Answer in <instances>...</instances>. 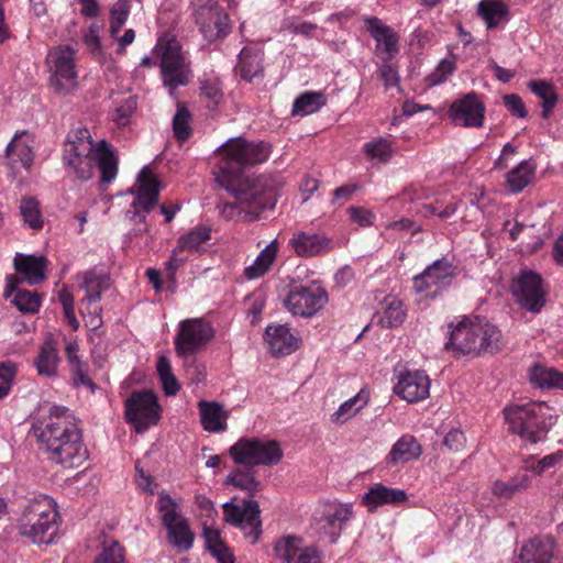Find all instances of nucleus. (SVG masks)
<instances>
[{
  "mask_svg": "<svg viewBox=\"0 0 563 563\" xmlns=\"http://www.w3.org/2000/svg\"><path fill=\"white\" fill-rule=\"evenodd\" d=\"M269 153V144L249 142L243 137L231 139L218 148L220 159L216 181L236 199V202L219 206L223 218L253 221L261 211L275 207L280 187L276 176L243 177L244 168L264 163Z\"/></svg>",
  "mask_w": 563,
  "mask_h": 563,
  "instance_id": "f257e3e1",
  "label": "nucleus"
},
{
  "mask_svg": "<svg viewBox=\"0 0 563 563\" xmlns=\"http://www.w3.org/2000/svg\"><path fill=\"white\" fill-rule=\"evenodd\" d=\"M32 431L40 449L57 464L78 467L88 457L76 418L66 407L52 406L47 417L32 424Z\"/></svg>",
  "mask_w": 563,
  "mask_h": 563,
  "instance_id": "f03ea898",
  "label": "nucleus"
},
{
  "mask_svg": "<svg viewBox=\"0 0 563 563\" xmlns=\"http://www.w3.org/2000/svg\"><path fill=\"white\" fill-rule=\"evenodd\" d=\"M64 164L79 178L88 180L96 166L101 181L111 183L118 174V159L106 140L93 144L88 129L80 128L68 133L63 151Z\"/></svg>",
  "mask_w": 563,
  "mask_h": 563,
  "instance_id": "7ed1b4c3",
  "label": "nucleus"
},
{
  "mask_svg": "<svg viewBox=\"0 0 563 563\" xmlns=\"http://www.w3.org/2000/svg\"><path fill=\"white\" fill-rule=\"evenodd\" d=\"M449 339L445 350L457 356H478L482 353L494 354L503 346L500 330L478 317H464L455 325L450 324Z\"/></svg>",
  "mask_w": 563,
  "mask_h": 563,
  "instance_id": "20e7f679",
  "label": "nucleus"
},
{
  "mask_svg": "<svg viewBox=\"0 0 563 563\" xmlns=\"http://www.w3.org/2000/svg\"><path fill=\"white\" fill-rule=\"evenodd\" d=\"M60 517L57 505L47 495L26 500L18 519V531L34 544H52L58 534Z\"/></svg>",
  "mask_w": 563,
  "mask_h": 563,
  "instance_id": "39448f33",
  "label": "nucleus"
},
{
  "mask_svg": "<svg viewBox=\"0 0 563 563\" xmlns=\"http://www.w3.org/2000/svg\"><path fill=\"white\" fill-rule=\"evenodd\" d=\"M544 402H527L512 405L504 409L508 430L518 434L522 440L537 443L543 440L549 431L551 416Z\"/></svg>",
  "mask_w": 563,
  "mask_h": 563,
  "instance_id": "423d86ee",
  "label": "nucleus"
},
{
  "mask_svg": "<svg viewBox=\"0 0 563 563\" xmlns=\"http://www.w3.org/2000/svg\"><path fill=\"white\" fill-rule=\"evenodd\" d=\"M230 455L236 464L269 466L277 464L284 454L275 440L242 438L230 448Z\"/></svg>",
  "mask_w": 563,
  "mask_h": 563,
  "instance_id": "0eeeda50",
  "label": "nucleus"
},
{
  "mask_svg": "<svg viewBox=\"0 0 563 563\" xmlns=\"http://www.w3.org/2000/svg\"><path fill=\"white\" fill-rule=\"evenodd\" d=\"M457 275V267L448 258L434 261L413 277V289L420 299H434L446 290Z\"/></svg>",
  "mask_w": 563,
  "mask_h": 563,
  "instance_id": "6e6552de",
  "label": "nucleus"
},
{
  "mask_svg": "<svg viewBox=\"0 0 563 563\" xmlns=\"http://www.w3.org/2000/svg\"><path fill=\"white\" fill-rule=\"evenodd\" d=\"M192 16L208 41L223 38L231 32L229 14L216 0H195Z\"/></svg>",
  "mask_w": 563,
  "mask_h": 563,
  "instance_id": "1a4fd4ad",
  "label": "nucleus"
},
{
  "mask_svg": "<svg viewBox=\"0 0 563 563\" xmlns=\"http://www.w3.org/2000/svg\"><path fill=\"white\" fill-rule=\"evenodd\" d=\"M125 418L136 432H145L161 418V406L156 395L151 390H135L125 400Z\"/></svg>",
  "mask_w": 563,
  "mask_h": 563,
  "instance_id": "9d476101",
  "label": "nucleus"
},
{
  "mask_svg": "<svg viewBox=\"0 0 563 563\" xmlns=\"http://www.w3.org/2000/svg\"><path fill=\"white\" fill-rule=\"evenodd\" d=\"M110 285V277L104 273L88 271L82 274L81 288L85 289L86 296L80 301V313L86 318L87 327L97 329L103 324L102 308L98 303L102 292L109 289Z\"/></svg>",
  "mask_w": 563,
  "mask_h": 563,
  "instance_id": "9b49d317",
  "label": "nucleus"
},
{
  "mask_svg": "<svg viewBox=\"0 0 563 563\" xmlns=\"http://www.w3.org/2000/svg\"><path fill=\"white\" fill-rule=\"evenodd\" d=\"M48 62L53 65L51 82L60 95H67L77 86L76 51L69 46H57L49 51Z\"/></svg>",
  "mask_w": 563,
  "mask_h": 563,
  "instance_id": "f8f14e48",
  "label": "nucleus"
},
{
  "mask_svg": "<svg viewBox=\"0 0 563 563\" xmlns=\"http://www.w3.org/2000/svg\"><path fill=\"white\" fill-rule=\"evenodd\" d=\"M511 292L520 306L530 312H539L545 303L542 277L531 269H521L512 279Z\"/></svg>",
  "mask_w": 563,
  "mask_h": 563,
  "instance_id": "ddd939ff",
  "label": "nucleus"
},
{
  "mask_svg": "<svg viewBox=\"0 0 563 563\" xmlns=\"http://www.w3.org/2000/svg\"><path fill=\"white\" fill-rule=\"evenodd\" d=\"M213 336L211 325L201 319H187L179 324L175 336V351L178 356L192 355L202 349Z\"/></svg>",
  "mask_w": 563,
  "mask_h": 563,
  "instance_id": "4468645a",
  "label": "nucleus"
},
{
  "mask_svg": "<svg viewBox=\"0 0 563 563\" xmlns=\"http://www.w3.org/2000/svg\"><path fill=\"white\" fill-rule=\"evenodd\" d=\"M328 301L324 289L318 286L296 285L284 299L285 307L294 316L311 317Z\"/></svg>",
  "mask_w": 563,
  "mask_h": 563,
  "instance_id": "2eb2a0df",
  "label": "nucleus"
},
{
  "mask_svg": "<svg viewBox=\"0 0 563 563\" xmlns=\"http://www.w3.org/2000/svg\"><path fill=\"white\" fill-rule=\"evenodd\" d=\"M224 520L241 529L246 538L256 542L261 534L260 506L257 501L244 500L242 505L225 503L223 506Z\"/></svg>",
  "mask_w": 563,
  "mask_h": 563,
  "instance_id": "dca6fc26",
  "label": "nucleus"
},
{
  "mask_svg": "<svg viewBox=\"0 0 563 563\" xmlns=\"http://www.w3.org/2000/svg\"><path fill=\"white\" fill-rule=\"evenodd\" d=\"M134 189L136 197L132 202V207L135 208L136 217H139L140 221L144 222L145 216L140 214V210L150 212V210L157 203L159 195V181L148 167H144L139 173ZM143 231H146V225H144L143 229L137 230L140 233Z\"/></svg>",
  "mask_w": 563,
  "mask_h": 563,
  "instance_id": "f3484780",
  "label": "nucleus"
},
{
  "mask_svg": "<svg viewBox=\"0 0 563 563\" xmlns=\"http://www.w3.org/2000/svg\"><path fill=\"white\" fill-rule=\"evenodd\" d=\"M454 124L465 128H479L485 119V106L475 92L455 100L449 110Z\"/></svg>",
  "mask_w": 563,
  "mask_h": 563,
  "instance_id": "a211bd4d",
  "label": "nucleus"
},
{
  "mask_svg": "<svg viewBox=\"0 0 563 563\" xmlns=\"http://www.w3.org/2000/svg\"><path fill=\"white\" fill-rule=\"evenodd\" d=\"M394 390L408 402L423 400L429 396V376L422 371H405L399 374Z\"/></svg>",
  "mask_w": 563,
  "mask_h": 563,
  "instance_id": "6ab92c4d",
  "label": "nucleus"
},
{
  "mask_svg": "<svg viewBox=\"0 0 563 563\" xmlns=\"http://www.w3.org/2000/svg\"><path fill=\"white\" fill-rule=\"evenodd\" d=\"M295 253L301 257L318 256L332 250V240L323 234L296 231L289 240Z\"/></svg>",
  "mask_w": 563,
  "mask_h": 563,
  "instance_id": "aec40b11",
  "label": "nucleus"
},
{
  "mask_svg": "<svg viewBox=\"0 0 563 563\" xmlns=\"http://www.w3.org/2000/svg\"><path fill=\"white\" fill-rule=\"evenodd\" d=\"M407 499L408 496L404 489L374 484L362 497V503L369 511H374L385 505L397 506L404 504Z\"/></svg>",
  "mask_w": 563,
  "mask_h": 563,
  "instance_id": "412c9836",
  "label": "nucleus"
},
{
  "mask_svg": "<svg viewBox=\"0 0 563 563\" xmlns=\"http://www.w3.org/2000/svg\"><path fill=\"white\" fill-rule=\"evenodd\" d=\"M367 30L376 41V48L383 59H390L398 53V36L391 27L372 18L367 21Z\"/></svg>",
  "mask_w": 563,
  "mask_h": 563,
  "instance_id": "4be33fe9",
  "label": "nucleus"
},
{
  "mask_svg": "<svg viewBox=\"0 0 563 563\" xmlns=\"http://www.w3.org/2000/svg\"><path fill=\"white\" fill-rule=\"evenodd\" d=\"M264 338L268 344L269 351L276 356L289 355L298 347L297 338L285 324L268 325L265 330Z\"/></svg>",
  "mask_w": 563,
  "mask_h": 563,
  "instance_id": "5701e85b",
  "label": "nucleus"
},
{
  "mask_svg": "<svg viewBox=\"0 0 563 563\" xmlns=\"http://www.w3.org/2000/svg\"><path fill=\"white\" fill-rule=\"evenodd\" d=\"M352 517L351 505H333L328 507L320 520L321 530L329 536L330 542H336L343 526Z\"/></svg>",
  "mask_w": 563,
  "mask_h": 563,
  "instance_id": "b1692460",
  "label": "nucleus"
},
{
  "mask_svg": "<svg viewBox=\"0 0 563 563\" xmlns=\"http://www.w3.org/2000/svg\"><path fill=\"white\" fill-rule=\"evenodd\" d=\"M422 454V448L411 434H404L391 446L386 463L390 466L406 464L418 460Z\"/></svg>",
  "mask_w": 563,
  "mask_h": 563,
  "instance_id": "393cba45",
  "label": "nucleus"
},
{
  "mask_svg": "<svg viewBox=\"0 0 563 563\" xmlns=\"http://www.w3.org/2000/svg\"><path fill=\"white\" fill-rule=\"evenodd\" d=\"M30 136L25 133H16L7 146V159L12 169L18 165L29 169L33 164V152Z\"/></svg>",
  "mask_w": 563,
  "mask_h": 563,
  "instance_id": "a878e982",
  "label": "nucleus"
},
{
  "mask_svg": "<svg viewBox=\"0 0 563 563\" xmlns=\"http://www.w3.org/2000/svg\"><path fill=\"white\" fill-rule=\"evenodd\" d=\"M13 263L15 271L23 275L30 285H37L46 278L44 272L47 260L44 256L16 254Z\"/></svg>",
  "mask_w": 563,
  "mask_h": 563,
  "instance_id": "bb28decb",
  "label": "nucleus"
},
{
  "mask_svg": "<svg viewBox=\"0 0 563 563\" xmlns=\"http://www.w3.org/2000/svg\"><path fill=\"white\" fill-rule=\"evenodd\" d=\"M200 421L208 432H222L227 429L228 412L214 401L201 400L198 404Z\"/></svg>",
  "mask_w": 563,
  "mask_h": 563,
  "instance_id": "cd10ccee",
  "label": "nucleus"
},
{
  "mask_svg": "<svg viewBox=\"0 0 563 563\" xmlns=\"http://www.w3.org/2000/svg\"><path fill=\"white\" fill-rule=\"evenodd\" d=\"M236 69L240 71L241 78L250 82L255 78L262 77L263 66L261 52L244 47L239 54Z\"/></svg>",
  "mask_w": 563,
  "mask_h": 563,
  "instance_id": "c85d7f7f",
  "label": "nucleus"
},
{
  "mask_svg": "<svg viewBox=\"0 0 563 563\" xmlns=\"http://www.w3.org/2000/svg\"><path fill=\"white\" fill-rule=\"evenodd\" d=\"M534 174L536 164L531 159L522 161L507 174V188L515 194L521 192L531 183Z\"/></svg>",
  "mask_w": 563,
  "mask_h": 563,
  "instance_id": "c756f323",
  "label": "nucleus"
},
{
  "mask_svg": "<svg viewBox=\"0 0 563 563\" xmlns=\"http://www.w3.org/2000/svg\"><path fill=\"white\" fill-rule=\"evenodd\" d=\"M477 12L485 21L487 29L497 27L508 20V7L503 0H482L478 3Z\"/></svg>",
  "mask_w": 563,
  "mask_h": 563,
  "instance_id": "7c9ffc66",
  "label": "nucleus"
},
{
  "mask_svg": "<svg viewBox=\"0 0 563 563\" xmlns=\"http://www.w3.org/2000/svg\"><path fill=\"white\" fill-rule=\"evenodd\" d=\"M278 251L277 240H273L257 255L252 265L245 267L244 275L249 279H256L264 276L274 263Z\"/></svg>",
  "mask_w": 563,
  "mask_h": 563,
  "instance_id": "2f4dec72",
  "label": "nucleus"
},
{
  "mask_svg": "<svg viewBox=\"0 0 563 563\" xmlns=\"http://www.w3.org/2000/svg\"><path fill=\"white\" fill-rule=\"evenodd\" d=\"M58 363L59 357L55 343L52 340H46L34 362L38 374L46 377L55 376Z\"/></svg>",
  "mask_w": 563,
  "mask_h": 563,
  "instance_id": "473e14b6",
  "label": "nucleus"
},
{
  "mask_svg": "<svg viewBox=\"0 0 563 563\" xmlns=\"http://www.w3.org/2000/svg\"><path fill=\"white\" fill-rule=\"evenodd\" d=\"M531 485L530 476L525 473H518L508 482L496 481L493 484L492 492L499 498L509 499L518 493H522Z\"/></svg>",
  "mask_w": 563,
  "mask_h": 563,
  "instance_id": "72a5a7b5",
  "label": "nucleus"
},
{
  "mask_svg": "<svg viewBox=\"0 0 563 563\" xmlns=\"http://www.w3.org/2000/svg\"><path fill=\"white\" fill-rule=\"evenodd\" d=\"M530 379L532 384L540 388L563 389V374L552 367H547L541 364L534 365L530 369Z\"/></svg>",
  "mask_w": 563,
  "mask_h": 563,
  "instance_id": "f704fd0d",
  "label": "nucleus"
},
{
  "mask_svg": "<svg viewBox=\"0 0 563 563\" xmlns=\"http://www.w3.org/2000/svg\"><path fill=\"white\" fill-rule=\"evenodd\" d=\"M528 87L542 100V118L548 119L558 102L554 86L544 80H531Z\"/></svg>",
  "mask_w": 563,
  "mask_h": 563,
  "instance_id": "c9c22d12",
  "label": "nucleus"
},
{
  "mask_svg": "<svg viewBox=\"0 0 563 563\" xmlns=\"http://www.w3.org/2000/svg\"><path fill=\"white\" fill-rule=\"evenodd\" d=\"M325 104V97L322 92L308 91L296 98L291 113L292 115H308L317 112Z\"/></svg>",
  "mask_w": 563,
  "mask_h": 563,
  "instance_id": "e433bc0d",
  "label": "nucleus"
},
{
  "mask_svg": "<svg viewBox=\"0 0 563 563\" xmlns=\"http://www.w3.org/2000/svg\"><path fill=\"white\" fill-rule=\"evenodd\" d=\"M405 317L401 301L395 297H387L378 323L385 328H395L404 322Z\"/></svg>",
  "mask_w": 563,
  "mask_h": 563,
  "instance_id": "4c0bfd02",
  "label": "nucleus"
},
{
  "mask_svg": "<svg viewBox=\"0 0 563 563\" xmlns=\"http://www.w3.org/2000/svg\"><path fill=\"white\" fill-rule=\"evenodd\" d=\"M368 401V394L362 389L354 397L344 401L339 409L332 415L333 422L343 423L355 416Z\"/></svg>",
  "mask_w": 563,
  "mask_h": 563,
  "instance_id": "58836bf2",
  "label": "nucleus"
},
{
  "mask_svg": "<svg viewBox=\"0 0 563 563\" xmlns=\"http://www.w3.org/2000/svg\"><path fill=\"white\" fill-rule=\"evenodd\" d=\"M166 530L168 541L179 551H188L192 547L194 533L186 519L166 528Z\"/></svg>",
  "mask_w": 563,
  "mask_h": 563,
  "instance_id": "ea45409f",
  "label": "nucleus"
},
{
  "mask_svg": "<svg viewBox=\"0 0 563 563\" xmlns=\"http://www.w3.org/2000/svg\"><path fill=\"white\" fill-rule=\"evenodd\" d=\"M156 506L165 528L185 520V518H183L178 512V506L176 501L167 493L162 492L158 495Z\"/></svg>",
  "mask_w": 563,
  "mask_h": 563,
  "instance_id": "a19ab883",
  "label": "nucleus"
},
{
  "mask_svg": "<svg viewBox=\"0 0 563 563\" xmlns=\"http://www.w3.org/2000/svg\"><path fill=\"white\" fill-rule=\"evenodd\" d=\"M200 95L207 100L209 108H216L223 99L222 84L217 76H205L200 79Z\"/></svg>",
  "mask_w": 563,
  "mask_h": 563,
  "instance_id": "79ce46f5",
  "label": "nucleus"
},
{
  "mask_svg": "<svg viewBox=\"0 0 563 563\" xmlns=\"http://www.w3.org/2000/svg\"><path fill=\"white\" fill-rule=\"evenodd\" d=\"M156 369L162 382L164 393L168 396L176 395L180 389V385L173 374L168 357L165 355L159 356L157 360Z\"/></svg>",
  "mask_w": 563,
  "mask_h": 563,
  "instance_id": "37998d69",
  "label": "nucleus"
},
{
  "mask_svg": "<svg viewBox=\"0 0 563 563\" xmlns=\"http://www.w3.org/2000/svg\"><path fill=\"white\" fill-rule=\"evenodd\" d=\"M156 48L161 51V70L188 66L177 43H168L165 46L158 44Z\"/></svg>",
  "mask_w": 563,
  "mask_h": 563,
  "instance_id": "c03bdc74",
  "label": "nucleus"
},
{
  "mask_svg": "<svg viewBox=\"0 0 563 563\" xmlns=\"http://www.w3.org/2000/svg\"><path fill=\"white\" fill-rule=\"evenodd\" d=\"M227 483L247 492L251 496L260 488V483L255 479L254 473L250 470L236 468L227 477Z\"/></svg>",
  "mask_w": 563,
  "mask_h": 563,
  "instance_id": "a18cd8bd",
  "label": "nucleus"
},
{
  "mask_svg": "<svg viewBox=\"0 0 563 563\" xmlns=\"http://www.w3.org/2000/svg\"><path fill=\"white\" fill-rule=\"evenodd\" d=\"M210 229L207 227H197L183 235L178 240L176 250L183 251H196L199 246L210 239Z\"/></svg>",
  "mask_w": 563,
  "mask_h": 563,
  "instance_id": "49530a36",
  "label": "nucleus"
},
{
  "mask_svg": "<svg viewBox=\"0 0 563 563\" xmlns=\"http://www.w3.org/2000/svg\"><path fill=\"white\" fill-rule=\"evenodd\" d=\"M20 213L24 223H26L31 229H42L43 219L41 216L38 202L34 198L26 197L21 200Z\"/></svg>",
  "mask_w": 563,
  "mask_h": 563,
  "instance_id": "de8ad7c7",
  "label": "nucleus"
},
{
  "mask_svg": "<svg viewBox=\"0 0 563 563\" xmlns=\"http://www.w3.org/2000/svg\"><path fill=\"white\" fill-rule=\"evenodd\" d=\"M93 563H129L124 549L118 541H104L101 552L96 555Z\"/></svg>",
  "mask_w": 563,
  "mask_h": 563,
  "instance_id": "09e8293b",
  "label": "nucleus"
},
{
  "mask_svg": "<svg viewBox=\"0 0 563 563\" xmlns=\"http://www.w3.org/2000/svg\"><path fill=\"white\" fill-rule=\"evenodd\" d=\"M302 549L301 540L296 537L284 538L275 544L277 555L286 563H296Z\"/></svg>",
  "mask_w": 563,
  "mask_h": 563,
  "instance_id": "8fccbe9b",
  "label": "nucleus"
},
{
  "mask_svg": "<svg viewBox=\"0 0 563 563\" xmlns=\"http://www.w3.org/2000/svg\"><path fill=\"white\" fill-rule=\"evenodd\" d=\"M130 1L118 0L110 10V33L112 36H117L119 31L125 24L130 14Z\"/></svg>",
  "mask_w": 563,
  "mask_h": 563,
  "instance_id": "3c124183",
  "label": "nucleus"
},
{
  "mask_svg": "<svg viewBox=\"0 0 563 563\" xmlns=\"http://www.w3.org/2000/svg\"><path fill=\"white\" fill-rule=\"evenodd\" d=\"M190 118V112L185 107V104H178L177 111L173 119L174 134L178 141L183 142L189 137L191 133V128L189 125Z\"/></svg>",
  "mask_w": 563,
  "mask_h": 563,
  "instance_id": "603ef678",
  "label": "nucleus"
},
{
  "mask_svg": "<svg viewBox=\"0 0 563 563\" xmlns=\"http://www.w3.org/2000/svg\"><path fill=\"white\" fill-rule=\"evenodd\" d=\"M364 152L369 159L378 162H387L393 154L390 143L383 137L365 143Z\"/></svg>",
  "mask_w": 563,
  "mask_h": 563,
  "instance_id": "864d4df0",
  "label": "nucleus"
},
{
  "mask_svg": "<svg viewBox=\"0 0 563 563\" xmlns=\"http://www.w3.org/2000/svg\"><path fill=\"white\" fill-rule=\"evenodd\" d=\"M161 73L163 82L172 95L178 87L187 85L190 70L188 66H180L175 69L161 70Z\"/></svg>",
  "mask_w": 563,
  "mask_h": 563,
  "instance_id": "5fc2aeb1",
  "label": "nucleus"
},
{
  "mask_svg": "<svg viewBox=\"0 0 563 563\" xmlns=\"http://www.w3.org/2000/svg\"><path fill=\"white\" fill-rule=\"evenodd\" d=\"M12 302L24 313H34L41 306V299L36 292L22 289L16 291Z\"/></svg>",
  "mask_w": 563,
  "mask_h": 563,
  "instance_id": "6e6d98bb",
  "label": "nucleus"
},
{
  "mask_svg": "<svg viewBox=\"0 0 563 563\" xmlns=\"http://www.w3.org/2000/svg\"><path fill=\"white\" fill-rule=\"evenodd\" d=\"M18 366L12 361L0 363V399L7 396L12 387Z\"/></svg>",
  "mask_w": 563,
  "mask_h": 563,
  "instance_id": "4d7b16f0",
  "label": "nucleus"
},
{
  "mask_svg": "<svg viewBox=\"0 0 563 563\" xmlns=\"http://www.w3.org/2000/svg\"><path fill=\"white\" fill-rule=\"evenodd\" d=\"M563 454L562 452H555L549 455L543 456L539 461L528 462L526 464L525 470L533 472L537 475L542 474L543 472L555 467L562 461Z\"/></svg>",
  "mask_w": 563,
  "mask_h": 563,
  "instance_id": "13d9d810",
  "label": "nucleus"
},
{
  "mask_svg": "<svg viewBox=\"0 0 563 563\" xmlns=\"http://www.w3.org/2000/svg\"><path fill=\"white\" fill-rule=\"evenodd\" d=\"M454 63L448 59H442L437 68L427 77V81L430 86H437L444 82L449 75L454 71Z\"/></svg>",
  "mask_w": 563,
  "mask_h": 563,
  "instance_id": "bf43d9fd",
  "label": "nucleus"
},
{
  "mask_svg": "<svg viewBox=\"0 0 563 563\" xmlns=\"http://www.w3.org/2000/svg\"><path fill=\"white\" fill-rule=\"evenodd\" d=\"M69 365L75 385H85L90 389L95 388V384L88 375L87 364L82 363L80 360H77L73 363H69Z\"/></svg>",
  "mask_w": 563,
  "mask_h": 563,
  "instance_id": "052dcab7",
  "label": "nucleus"
},
{
  "mask_svg": "<svg viewBox=\"0 0 563 563\" xmlns=\"http://www.w3.org/2000/svg\"><path fill=\"white\" fill-rule=\"evenodd\" d=\"M137 106L136 98L130 96L122 106L118 107L113 114V120L119 126H125L129 123L131 114Z\"/></svg>",
  "mask_w": 563,
  "mask_h": 563,
  "instance_id": "680f3d73",
  "label": "nucleus"
},
{
  "mask_svg": "<svg viewBox=\"0 0 563 563\" xmlns=\"http://www.w3.org/2000/svg\"><path fill=\"white\" fill-rule=\"evenodd\" d=\"M181 357L184 358V366L190 379L196 384L201 383L205 379V366L199 364L192 355Z\"/></svg>",
  "mask_w": 563,
  "mask_h": 563,
  "instance_id": "e2e57ef3",
  "label": "nucleus"
},
{
  "mask_svg": "<svg viewBox=\"0 0 563 563\" xmlns=\"http://www.w3.org/2000/svg\"><path fill=\"white\" fill-rule=\"evenodd\" d=\"M347 212L353 222L360 224L361 227H369L373 224L374 214L362 207H350Z\"/></svg>",
  "mask_w": 563,
  "mask_h": 563,
  "instance_id": "0e129e2a",
  "label": "nucleus"
},
{
  "mask_svg": "<svg viewBox=\"0 0 563 563\" xmlns=\"http://www.w3.org/2000/svg\"><path fill=\"white\" fill-rule=\"evenodd\" d=\"M505 107L507 110L519 118H525L527 115L526 107L521 100V98L517 95H506L504 97Z\"/></svg>",
  "mask_w": 563,
  "mask_h": 563,
  "instance_id": "69168bd1",
  "label": "nucleus"
},
{
  "mask_svg": "<svg viewBox=\"0 0 563 563\" xmlns=\"http://www.w3.org/2000/svg\"><path fill=\"white\" fill-rule=\"evenodd\" d=\"M466 439L460 430H451L444 437L443 444L451 451H461L465 445Z\"/></svg>",
  "mask_w": 563,
  "mask_h": 563,
  "instance_id": "338daca9",
  "label": "nucleus"
},
{
  "mask_svg": "<svg viewBox=\"0 0 563 563\" xmlns=\"http://www.w3.org/2000/svg\"><path fill=\"white\" fill-rule=\"evenodd\" d=\"M379 78L383 80L385 88L389 89L398 85L399 77L397 70L389 64H383L379 69Z\"/></svg>",
  "mask_w": 563,
  "mask_h": 563,
  "instance_id": "774afa93",
  "label": "nucleus"
}]
</instances>
